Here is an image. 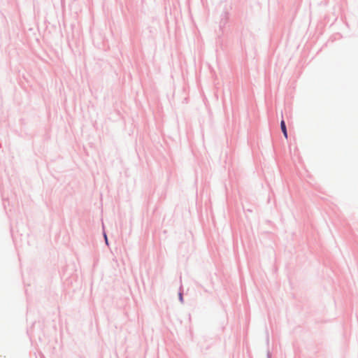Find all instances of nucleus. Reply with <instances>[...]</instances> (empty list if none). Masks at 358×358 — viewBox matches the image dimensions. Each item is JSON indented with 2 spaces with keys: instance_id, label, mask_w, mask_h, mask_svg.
<instances>
[{
  "instance_id": "f257e3e1",
  "label": "nucleus",
  "mask_w": 358,
  "mask_h": 358,
  "mask_svg": "<svg viewBox=\"0 0 358 358\" xmlns=\"http://www.w3.org/2000/svg\"><path fill=\"white\" fill-rule=\"evenodd\" d=\"M280 127H281V130L284 134V136L287 138V129H286V126H285V122L284 120H282L281 122H280Z\"/></svg>"
},
{
  "instance_id": "f03ea898",
  "label": "nucleus",
  "mask_w": 358,
  "mask_h": 358,
  "mask_svg": "<svg viewBox=\"0 0 358 358\" xmlns=\"http://www.w3.org/2000/svg\"><path fill=\"white\" fill-rule=\"evenodd\" d=\"M104 237H105L106 243V244H108V239H107L106 234H104Z\"/></svg>"
}]
</instances>
